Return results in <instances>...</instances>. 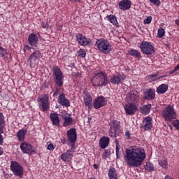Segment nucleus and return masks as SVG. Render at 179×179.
<instances>
[{
  "label": "nucleus",
  "mask_w": 179,
  "mask_h": 179,
  "mask_svg": "<svg viewBox=\"0 0 179 179\" xmlns=\"http://www.w3.org/2000/svg\"><path fill=\"white\" fill-rule=\"evenodd\" d=\"M146 157L145 150L141 147H130L124 155L125 163L129 167H139Z\"/></svg>",
  "instance_id": "1"
},
{
  "label": "nucleus",
  "mask_w": 179,
  "mask_h": 179,
  "mask_svg": "<svg viewBox=\"0 0 179 179\" xmlns=\"http://www.w3.org/2000/svg\"><path fill=\"white\" fill-rule=\"evenodd\" d=\"M92 82L94 86H107V85L108 84L107 74L103 72L97 73L94 76Z\"/></svg>",
  "instance_id": "2"
},
{
  "label": "nucleus",
  "mask_w": 179,
  "mask_h": 179,
  "mask_svg": "<svg viewBox=\"0 0 179 179\" xmlns=\"http://www.w3.org/2000/svg\"><path fill=\"white\" fill-rule=\"evenodd\" d=\"M96 45L103 54H109L111 52V44L104 38L98 39L96 42Z\"/></svg>",
  "instance_id": "3"
},
{
  "label": "nucleus",
  "mask_w": 179,
  "mask_h": 179,
  "mask_svg": "<svg viewBox=\"0 0 179 179\" xmlns=\"http://www.w3.org/2000/svg\"><path fill=\"white\" fill-rule=\"evenodd\" d=\"M162 117L166 121L176 120L177 115L176 114V110H174V107L171 105L166 107L162 111Z\"/></svg>",
  "instance_id": "4"
},
{
  "label": "nucleus",
  "mask_w": 179,
  "mask_h": 179,
  "mask_svg": "<svg viewBox=\"0 0 179 179\" xmlns=\"http://www.w3.org/2000/svg\"><path fill=\"white\" fill-rule=\"evenodd\" d=\"M53 75L55 76V83L59 87H62L64 85V75L61 69L58 66H53Z\"/></svg>",
  "instance_id": "5"
},
{
  "label": "nucleus",
  "mask_w": 179,
  "mask_h": 179,
  "mask_svg": "<svg viewBox=\"0 0 179 179\" xmlns=\"http://www.w3.org/2000/svg\"><path fill=\"white\" fill-rule=\"evenodd\" d=\"M10 167L14 176H16L17 177L23 176V167L20 165V164L16 162L15 161H12Z\"/></svg>",
  "instance_id": "6"
},
{
  "label": "nucleus",
  "mask_w": 179,
  "mask_h": 179,
  "mask_svg": "<svg viewBox=\"0 0 179 179\" xmlns=\"http://www.w3.org/2000/svg\"><path fill=\"white\" fill-rule=\"evenodd\" d=\"M140 48L145 55H151V54L155 52V48L148 42H142L140 45Z\"/></svg>",
  "instance_id": "7"
},
{
  "label": "nucleus",
  "mask_w": 179,
  "mask_h": 179,
  "mask_svg": "<svg viewBox=\"0 0 179 179\" xmlns=\"http://www.w3.org/2000/svg\"><path fill=\"white\" fill-rule=\"evenodd\" d=\"M48 95H42L38 98L39 107L42 111H48L50 109V102Z\"/></svg>",
  "instance_id": "8"
},
{
  "label": "nucleus",
  "mask_w": 179,
  "mask_h": 179,
  "mask_svg": "<svg viewBox=\"0 0 179 179\" xmlns=\"http://www.w3.org/2000/svg\"><path fill=\"white\" fill-rule=\"evenodd\" d=\"M40 58H41V52H40V50H36L34 52L28 59L29 66L34 68L36 66V62L37 59H40Z\"/></svg>",
  "instance_id": "9"
},
{
  "label": "nucleus",
  "mask_w": 179,
  "mask_h": 179,
  "mask_svg": "<svg viewBox=\"0 0 179 179\" xmlns=\"http://www.w3.org/2000/svg\"><path fill=\"white\" fill-rule=\"evenodd\" d=\"M128 103H138L139 101V92L136 90L130 91L127 96Z\"/></svg>",
  "instance_id": "10"
},
{
  "label": "nucleus",
  "mask_w": 179,
  "mask_h": 179,
  "mask_svg": "<svg viewBox=\"0 0 179 179\" xmlns=\"http://www.w3.org/2000/svg\"><path fill=\"white\" fill-rule=\"evenodd\" d=\"M76 37L80 45H89V44L92 43V40L87 38L85 36L82 35V34H77Z\"/></svg>",
  "instance_id": "11"
},
{
  "label": "nucleus",
  "mask_w": 179,
  "mask_h": 179,
  "mask_svg": "<svg viewBox=\"0 0 179 179\" xmlns=\"http://www.w3.org/2000/svg\"><path fill=\"white\" fill-rule=\"evenodd\" d=\"M156 97V91L154 89L150 88L144 91L143 99L145 100H153Z\"/></svg>",
  "instance_id": "12"
},
{
  "label": "nucleus",
  "mask_w": 179,
  "mask_h": 179,
  "mask_svg": "<svg viewBox=\"0 0 179 179\" xmlns=\"http://www.w3.org/2000/svg\"><path fill=\"white\" fill-rule=\"evenodd\" d=\"M107 103L106 101V98L101 96L94 100V107L96 108V110H97V108H101V107H104V106Z\"/></svg>",
  "instance_id": "13"
},
{
  "label": "nucleus",
  "mask_w": 179,
  "mask_h": 179,
  "mask_svg": "<svg viewBox=\"0 0 179 179\" xmlns=\"http://www.w3.org/2000/svg\"><path fill=\"white\" fill-rule=\"evenodd\" d=\"M66 135H67L68 139H69L71 143H75V142H76V138H77L76 129L75 128L70 129L69 130L67 131Z\"/></svg>",
  "instance_id": "14"
},
{
  "label": "nucleus",
  "mask_w": 179,
  "mask_h": 179,
  "mask_svg": "<svg viewBox=\"0 0 179 179\" xmlns=\"http://www.w3.org/2000/svg\"><path fill=\"white\" fill-rule=\"evenodd\" d=\"M124 110L127 114H129V115H134V114L136 113L138 108L134 104L129 103L128 104L125 105Z\"/></svg>",
  "instance_id": "15"
},
{
  "label": "nucleus",
  "mask_w": 179,
  "mask_h": 179,
  "mask_svg": "<svg viewBox=\"0 0 179 179\" xmlns=\"http://www.w3.org/2000/svg\"><path fill=\"white\" fill-rule=\"evenodd\" d=\"M20 149L22 152L24 153H27L29 155H31V153H34V151L33 150V147L31 145L27 143H22L20 145Z\"/></svg>",
  "instance_id": "16"
},
{
  "label": "nucleus",
  "mask_w": 179,
  "mask_h": 179,
  "mask_svg": "<svg viewBox=\"0 0 179 179\" xmlns=\"http://www.w3.org/2000/svg\"><path fill=\"white\" fill-rule=\"evenodd\" d=\"M131 3L130 0H122L119 3V8L122 10H128V9H131Z\"/></svg>",
  "instance_id": "17"
},
{
  "label": "nucleus",
  "mask_w": 179,
  "mask_h": 179,
  "mask_svg": "<svg viewBox=\"0 0 179 179\" xmlns=\"http://www.w3.org/2000/svg\"><path fill=\"white\" fill-rule=\"evenodd\" d=\"M124 79L125 76L124 75L113 76L110 79V82L115 85H120V83L124 82Z\"/></svg>",
  "instance_id": "18"
},
{
  "label": "nucleus",
  "mask_w": 179,
  "mask_h": 179,
  "mask_svg": "<svg viewBox=\"0 0 179 179\" xmlns=\"http://www.w3.org/2000/svg\"><path fill=\"white\" fill-rule=\"evenodd\" d=\"M58 102L64 107H69V106H71L69 100L65 98V94H60L58 98Z\"/></svg>",
  "instance_id": "19"
},
{
  "label": "nucleus",
  "mask_w": 179,
  "mask_h": 179,
  "mask_svg": "<svg viewBox=\"0 0 179 179\" xmlns=\"http://www.w3.org/2000/svg\"><path fill=\"white\" fill-rule=\"evenodd\" d=\"M144 131L152 129V118L150 117H145L143 121Z\"/></svg>",
  "instance_id": "20"
},
{
  "label": "nucleus",
  "mask_w": 179,
  "mask_h": 179,
  "mask_svg": "<svg viewBox=\"0 0 179 179\" xmlns=\"http://www.w3.org/2000/svg\"><path fill=\"white\" fill-rule=\"evenodd\" d=\"M28 41L30 45H34L37 47V43H38V38L34 34H30L28 36Z\"/></svg>",
  "instance_id": "21"
},
{
  "label": "nucleus",
  "mask_w": 179,
  "mask_h": 179,
  "mask_svg": "<svg viewBox=\"0 0 179 179\" xmlns=\"http://www.w3.org/2000/svg\"><path fill=\"white\" fill-rule=\"evenodd\" d=\"M72 157H73V153L72 150H69L61 155V159L63 160V162H69L71 160V159H72Z\"/></svg>",
  "instance_id": "22"
},
{
  "label": "nucleus",
  "mask_w": 179,
  "mask_h": 179,
  "mask_svg": "<svg viewBox=\"0 0 179 179\" xmlns=\"http://www.w3.org/2000/svg\"><path fill=\"white\" fill-rule=\"evenodd\" d=\"M110 143V138L108 137H102L99 141V146L101 149H106Z\"/></svg>",
  "instance_id": "23"
},
{
  "label": "nucleus",
  "mask_w": 179,
  "mask_h": 179,
  "mask_svg": "<svg viewBox=\"0 0 179 179\" xmlns=\"http://www.w3.org/2000/svg\"><path fill=\"white\" fill-rule=\"evenodd\" d=\"M50 120L56 127H59V117L57 113H50Z\"/></svg>",
  "instance_id": "24"
},
{
  "label": "nucleus",
  "mask_w": 179,
  "mask_h": 179,
  "mask_svg": "<svg viewBox=\"0 0 179 179\" xmlns=\"http://www.w3.org/2000/svg\"><path fill=\"white\" fill-rule=\"evenodd\" d=\"M109 125L110 128H112V129H115V131H121V123L117 120H113L110 122Z\"/></svg>",
  "instance_id": "25"
},
{
  "label": "nucleus",
  "mask_w": 179,
  "mask_h": 179,
  "mask_svg": "<svg viewBox=\"0 0 179 179\" xmlns=\"http://www.w3.org/2000/svg\"><path fill=\"white\" fill-rule=\"evenodd\" d=\"M166 90H169V85L166 84H162L157 88V93H158V94H163L166 93Z\"/></svg>",
  "instance_id": "26"
},
{
  "label": "nucleus",
  "mask_w": 179,
  "mask_h": 179,
  "mask_svg": "<svg viewBox=\"0 0 179 179\" xmlns=\"http://www.w3.org/2000/svg\"><path fill=\"white\" fill-rule=\"evenodd\" d=\"M140 110L142 114H149V113H150V110H152V105L148 104L141 106Z\"/></svg>",
  "instance_id": "27"
},
{
  "label": "nucleus",
  "mask_w": 179,
  "mask_h": 179,
  "mask_svg": "<svg viewBox=\"0 0 179 179\" xmlns=\"http://www.w3.org/2000/svg\"><path fill=\"white\" fill-rule=\"evenodd\" d=\"M121 136V131H117L115 129H112L110 127L109 129V136L110 138H117V136Z\"/></svg>",
  "instance_id": "28"
},
{
  "label": "nucleus",
  "mask_w": 179,
  "mask_h": 179,
  "mask_svg": "<svg viewBox=\"0 0 179 179\" xmlns=\"http://www.w3.org/2000/svg\"><path fill=\"white\" fill-rule=\"evenodd\" d=\"M116 143V156L117 159H120L121 157L122 153H124V150H122V147L120 145V143H118V141L115 140Z\"/></svg>",
  "instance_id": "29"
},
{
  "label": "nucleus",
  "mask_w": 179,
  "mask_h": 179,
  "mask_svg": "<svg viewBox=\"0 0 179 179\" xmlns=\"http://www.w3.org/2000/svg\"><path fill=\"white\" fill-rule=\"evenodd\" d=\"M108 20L113 24V26H116V27H120V24H118V21H117V17L115 15H108Z\"/></svg>",
  "instance_id": "30"
},
{
  "label": "nucleus",
  "mask_w": 179,
  "mask_h": 179,
  "mask_svg": "<svg viewBox=\"0 0 179 179\" xmlns=\"http://www.w3.org/2000/svg\"><path fill=\"white\" fill-rule=\"evenodd\" d=\"M108 175L110 179H117V171H115V168H110Z\"/></svg>",
  "instance_id": "31"
},
{
  "label": "nucleus",
  "mask_w": 179,
  "mask_h": 179,
  "mask_svg": "<svg viewBox=\"0 0 179 179\" xmlns=\"http://www.w3.org/2000/svg\"><path fill=\"white\" fill-rule=\"evenodd\" d=\"M25 136H26V131L24 129H21L17 133V136L20 142H23V141H24Z\"/></svg>",
  "instance_id": "32"
},
{
  "label": "nucleus",
  "mask_w": 179,
  "mask_h": 179,
  "mask_svg": "<svg viewBox=\"0 0 179 179\" xmlns=\"http://www.w3.org/2000/svg\"><path fill=\"white\" fill-rule=\"evenodd\" d=\"M84 103L85 106H90V103H92V96H90L87 93L84 94Z\"/></svg>",
  "instance_id": "33"
},
{
  "label": "nucleus",
  "mask_w": 179,
  "mask_h": 179,
  "mask_svg": "<svg viewBox=\"0 0 179 179\" xmlns=\"http://www.w3.org/2000/svg\"><path fill=\"white\" fill-rule=\"evenodd\" d=\"M64 127H68L69 125H72V124H73V119H72L71 117L64 116Z\"/></svg>",
  "instance_id": "34"
},
{
  "label": "nucleus",
  "mask_w": 179,
  "mask_h": 179,
  "mask_svg": "<svg viewBox=\"0 0 179 179\" xmlns=\"http://www.w3.org/2000/svg\"><path fill=\"white\" fill-rule=\"evenodd\" d=\"M129 55H131L133 57H136V58H138V59H141L142 58V55H141V52H139L136 50L131 49L129 51Z\"/></svg>",
  "instance_id": "35"
},
{
  "label": "nucleus",
  "mask_w": 179,
  "mask_h": 179,
  "mask_svg": "<svg viewBox=\"0 0 179 179\" xmlns=\"http://www.w3.org/2000/svg\"><path fill=\"white\" fill-rule=\"evenodd\" d=\"M3 129H5V118L2 113H0V132H3Z\"/></svg>",
  "instance_id": "36"
},
{
  "label": "nucleus",
  "mask_w": 179,
  "mask_h": 179,
  "mask_svg": "<svg viewBox=\"0 0 179 179\" xmlns=\"http://www.w3.org/2000/svg\"><path fill=\"white\" fill-rule=\"evenodd\" d=\"M145 169L147 171L151 173L152 171H155V166H153V164L150 162H147L146 165L145 166Z\"/></svg>",
  "instance_id": "37"
},
{
  "label": "nucleus",
  "mask_w": 179,
  "mask_h": 179,
  "mask_svg": "<svg viewBox=\"0 0 179 179\" xmlns=\"http://www.w3.org/2000/svg\"><path fill=\"white\" fill-rule=\"evenodd\" d=\"M158 76H159V73H156L150 74L148 76L147 78L150 82H155V80H157L156 78H157Z\"/></svg>",
  "instance_id": "38"
},
{
  "label": "nucleus",
  "mask_w": 179,
  "mask_h": 179,
  "mask_svg": "<svg viewBox=\"0 0 179 179\" xmlns=\"http://www.w3.org/2000/svg\"><path fill=\"white\" fill-rule=\"evenodd\" d=\"M159 164L162 167V169H167L168 163L166 159L159 161Z\"/></svg>",
  "instance_id": "39"
},
{
  "label": "nucleus",
  "mask_w": 179,
  "mask_h": 179,
  "mask_svg": "<svg viewBox=\"0 0 179 179\" xmlns=\"http://www.w3.org/2000/svg\"><path fill=\"white\" fill-rule=\"evenodd\" d=\"M166 31H164V29L160 28L158 29L157 36L159 38H162L163 36H164Z\"/></svg>",
  "instance_id": "40"
},
{
  "label": "nucleus",
  "mask_w": 179,
  "mask_h": 179,
  "mask_svg": "<svg viewBox=\"0 0 179 179\" xmlns=\"http://www.w3.org/2000/svg\"><path fill=\"white\" fill-rule=\"evenodd\" d=\"M6 54H7L6 49L0 46V57H5V55H6Z\"/></svg>",
  "instance_id": "41"
},
{
  "label": "nucleus",
  "mask_w": 179,
  "mask_h": 179,
  "mask_svg": "<svg viewBox=\"0 0 179 179\" xmlns=\"http://www.w3.org/2000/svg\"><path fill=\"white\" fill-rule=\"evenodd\" d=\"M78 55L79 57H81V58H85V57H86V51L83 49H80L78 52Z\"/></svg>",
  "instance_id": "42"
},
{
  "label": "nucleus",
  "mask_w": 179,
  "mask_h": 179,
  "mask_svg": "<svg viewBox=\"0 0 179 179\" xmlns=\"http://www.w3.org/2000/svg\"><path fill=\"white\" fill-rule=\"evenodd\" d=\"M152 22V16H149L144 20V24H149Z\"/></svg>",
  "instance_id": "43"
},
{
  "label": "nucleus",
  "mask_w": 179,
  "mask_h": 179,
  "mask_svg": "<svg viewBox=\"0 0 179 179\" xmlns=\"http://www.w3.org/2000/svg\"><path fill=\"white\" fill-rule=\"evenodd\" d=\"M150 2L151 3H153L156 6H159L160 5V1L159 0H150Z\"/></svg>",
  "instance_id": "44"
},
{
  "label": "nucleus",
  "mask_w": 179,
  "mask_h": 179,
  "mask_svg": "<svg viewBox=\"0 0 179 179\" xmlns=\"http://www.w3.org/2000/svg\"><path fill=\"white\" fill-rule=\"evenodd\" d=\"M173 125L176 129L179 131V120H177L173 122Z\"/></svg>",
  "instance_id": "45"
},
{
  "label": "nucleus",
  "mask_w": 179,
  "mask_h": 179,
  "mask_svg": "<svg viewBox=\"0 0 179 179\" xmlns=\"http://www.w3.org/2000/svg\"><path fill=\"white\" fill-rule=\"evenodd\" d=\"M55 149V146H54V144L50 143L48 145V150H54Z\"/></svg>",
  "instance_id": "46"
},
{
  "label": "nucleus",
  "mask_w": 179,
  "mask_h": 179,
  "mask_svg": "<svg viewBox=\"0 0 179 179\" xmlns=\"http://www.w3.org/2000/svg\"><path fill=\"white\" fill-rule=\"evenodd\" d=\"M110 156V152L108 150H106L105 152L103 154V157H105V159H107Z\"/></svg>",
  "instance_id": "47"
},
{
  "label": "nucleus",
  "mask_w": 179,
  "mask_h": 179,
  "mask_svg": "<svg viewBox=\"0 0 179 179\" xmlns=\"http://www.w3.org/2000/svg\"><path fill=\"white\" fill-rule=\"evenodd\" d=\"M42 27L43 29H48L49 27L48 22H42Z\"/></svg>",
  "instance_id": "48"
},
{
  "label": "nucleus",
  "mask_w": 179,
  "mask_h": 179,
  "mask_svg": "<svg viewBox=\"0 0 179 179\" xmlns=\"http://www.w3.org/2000/svg\"><path fill=\"white\" fill-rule=\"evenodd\" d=\"M30 50H31V48L28 45L24 47V52H27V51H30Z\"/></svg>",
  "instance_id": "49"
},
{
  "label": "nucleus",
  "mask_w": 179,
  "mask_h": 179,
  "mask_svg": "<svg viewBox=\"0 0 179 179\" xmlns=\"http://www.w3.org/2000/svg\"><path fill=\"white\" fill-rule=\"evenodd\" d=\"M1 134H3V132H0V145H3V137Z\"/></svg>",
  "instance_id": "50"
},
{
  "label": "nucleus",
  "mask_w": 179,
  "mask_h": 179,
  "mask_svg": "<svg viewBox=\"0 0 179 179\" xmlns=\"http://www.w3.org/2000/svg\"><path fill=\"white\" fill-rule=\"evenodd\" d=\"M125 136H127L128 139H129V138H131V133L129 132V131H127L125 132Z\"/></svg>",
  "instance_id": "51"
},
{
  "label": "nucleus",
  "mask_w": 179,
  "mask_h": 179,
  "mask_svg": "<svg viewBox=\"0 0 179 179\" xmlns=\"http://www.w3.org/2000/svg\"><path fill=\"white\" fill-rule=\"evenodd\" d=\"M174 72H177V71L176 70V69H174L173 70L169 71L170 75H173V73H174Z\"/></svg>",
  "instance_id": "52"
},
{
  "label": "nucleus",
  "mask_w": 179,
  "mask_h": 179,
  "mask_svg": "<svg viewBox=\"0 0 179 179\" xmlns=\"http://www.w3.org/2000/svg\"><path fill=\"white\" fill-rule=\"evenodd\" d=\"M73 3H76V2H80V0H70Z\"/></svg>",
  "instance_id": "53"
},
{
  "label": "nucleus",
  "mask_w": 179,
  "mask_h": 179,
  "mask_svg": "<svg viewBox=\"0 0 179 179\" xmlns=\"http://www.w3.org/2000/svg\"><path fill=\"white\" fill-rule=\"evenodd\" d=\"M3 155V148H2L1 147H0V156Z\"/></svg>",
  "instance_id": "54"
},
{
  "label": "nucleus",
  "mask_w": 179,
  "mask_h": 179,
  "mask_svg": "<svg viewBox=\"0 0 179 179\" xmlns=\"http://www.w3.org/2000/svg\"><path fill=\"white\" fill-rule=\"evenodd\" d=\"M59 92V90L56 89V90L55 91L53 96H57V93H58Z\"/></svg>",
  "instance_id": "55"
},
{
  "label": "nucleus",
  "mask_w": 179,
  "mask_h": 179,
  "mask_svg": "<svg viewBox=\"0 0 179 179\" xmlns=\"http://www.w3.org/2000/svg\"><path fill=\"white\" fill-rule=\"evenodd\" d=\"M62 143H63V145H65L66 140H65V138H63L61 140Z\"/></svg>",
  "instance_id": "56"
},
{
  "label": "nucleus",
  "mask_w": 179,
  "mask_h": 179,
  "mask_svg": "<svg viewBox=\"0 0 179 179\" xmlns=\"http://www.w3.org/2000/svg\"><path fill=\"white\" fill-rule=\"evenodd\" d=\"M93 167H94V169H99V165L94 164L93 165Z\"/></svg>",
  "instance_id": "57"
},
{
  "label": "nucleus",
  "mask_w": 179,
  "mask_h": 179,
  "mask_svg": "<svg viewBox=\"0 0 179 179\" xmlns=\"http://www.w3.org/2000/svg\"><path fill=\"white\" fill-rule=\"evenodd\" d=\"M175 23L177 26L179 27V20H176Z\"/></svg>",
  "instance_id": "58"
},
{
  "label": "nucleus",
  "mask_w": 179,
  "mask_h": 179,
  "mask_svg": "<svg viewBox=\"0 0 179 179\" xmlns=\"http://www.w3.org/2000/svg\"><path fill=\"white\" fill-rule=\"evenodd\" d=\"M175 71H179V64L175 67Z\"/></svg>",
  "instance_id": "59"
},
{
  "label": "nucleus",
  "mask_w": 179,
  "mask_h": 179,
  "mask_svg": "<svg viewBox=\"0 0 179 179\" xmlns=\"http://www.w3.org/2000/svg\"><path fill=\"white\" fill-rule=\"evenodd\" d=\"M73 76H79V73H73Z\"/></svg>",
  "instance_id": "60"
},
{
  "label": "nucleus",
  "mask_w": 179,
  "mask_h": 179,
  "mask_svg": "<svg viewBox=\"0 0 179 179\" xmlns=\"http://www.w3.org/2000/svg\"><path fill=\"white\" fill-rule=\"evenodd\" d=\"M71 149H75V144H73V145H71Z\"/></svg>",
  "instance_id": "61"
},
{
  "label": "nucleus",
  "mask_w": 179,
  "mask_h": 179,
  "mask_svg": "<svg viewBox=\"0 0 179 179\" xmlns=\"http://www.w3.org/2000/svg\"><path fill=\"white\" fill-rule=\"evenodd\" d=\"M159 79H163V77L162 76L159 77L158 79H157V80H159Z\"/></svg>",
  "instance_id": "62"
},
{
  "label": "nucleus",
  "mask_w": 179,
  "mask_h": 179,
  "mask_svg": "<svg viewBox=\"0 0 179 179\" xmlns=\"http://www.w3.org/2000/svg\"><path fill=\"white\" fill-rule=\"evenodd\" d=\"M166 76H162V78H166Z\"/></svg>",
  "instance_id": "63"
}]
</instances>
